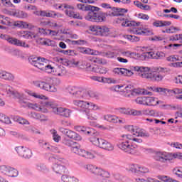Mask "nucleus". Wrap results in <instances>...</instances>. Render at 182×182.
I'll list each match as a JSON object with an SVG mask.
<instances>
[{
    "label": "nucleus",
    "instance_id": "obj_29",
    "mask_svg": "<svg viewBox=\"0 0 182 182\" xmlns=\"http://www.w3.org/2000/svg\"><path fill=\"white\" fill-rule=\"evenodd\" d=\"M110 32V29L106 26H100L98 28V35L97 36H107Z\"/></svg>",
    "mask_w": 182,
    "mask_h": 182
},
{
    "label": "nucleus",
    "instance_id": "obj_13",
    "mask_svg": "<svg viewBox=\"0 0 182 182\" xmlns=\"http://www.w3.org/2000/svg\"><path fill=\"white\" fill-rule=\"evenodd\" d=\"M16 153L22 157L23 159H26V160L31 159L32 157V151L25 146H17L15 148Z\"/></svg>",
    "mask_w": 182,
    "mask_h": 182
},
{
    "label": "nucleus",
    "instance_id": "obj_22",
    "mask_svg": "<svg viewBox=\"0 0 182 182\" xmlns=\"http://www.w3.org/2000/svg\"><path fill=\"white\" fill-rule=\"evenodd\" d=\"M6 90L7 92V95H9V96L10 97H16V99H21V97H25V94L19 93L16 91H14V88L9 85H8L7 87H6Z\"/></svg>",
    "mask_w": 182,
    "mask_h": 182
},
{
    "label": "nucleus",
    "instance_id": "obj_55",
    "mask_svg": "<svg viewBox=\"0 0 182 182\" xmlns=\"http://www.w3.org/2000/svg\"><path fill=\"white\" fill-rule=\"evenodd\" d=\"M129 171L132 173H139V166L132 164L129 166Z\"/></svg>",
    "mask_w": 182,
    "mask_h": 182
},
{
    "label": "nucleus",
    "instance_id": "obj_61",
    "mask_svg": "<svg viewBox=\"0 0 182 182\" xmlns=\"http://www.w3.org/2000/svg\"><path fill=\"white\" fill-rule=\"evenodd\" d=\"M58 31L48 29L47 31V36H58Z\"/></svg>",
    "mask_w": 182,
    "mask_h": 182
},
{
    "label": "nucleus",
    "instance_id": "obj_8",
    "mask_svg": "<svg viewBox=\"0 0 182 182\" xmlns=\"http://www.w3.org/2000/svg\"><path fill=\"white\" fill-rule=\"evenodd\" d=\"M127 12H129V10L126 9L118 8V16H120L118 19L119 21H124V22L122 23V26H140V22L129 21V15H125Z\"/></svg>",
    "mask_w": 182,
    "mask_h": 182
},
{
    "label": "nucleus",
    "instance_id": "obj_2",
    "mask_svg": "<svg viewBox=\"0 0 182 182\" xmlns=\"http://www.w3.org/2000/svg\"><path fill=\"white\" fill-rule=\"evenodd\" d=\"M114 73L117 75H122L130 77L134 75V72H138L139 76L143 79H150L155 82L163 80V75L157 71L150 73V68L141 66H129V68H117L113 70Z\"/></svg>",
    "mask_w": 182,
    "mask_h": 182
},
{
    "label": "nucleus",
    "instance_id": "obj_21",
    "mask_svg": "<svg viewBox=\"0 0 182 182\" xmlns=\"http://www.w3.org/2000/svg\"><path fill=\"white\" fill-rule=\"evenodd\" d=\"M74 9L75 8L73 6L66 4H60L58 6V9L64 11L65 15H67V16H69V18H72L73 16V14L75 13V11H73Z\"/></svg>",
    "mask_w": 182,
    "mask_h": 182
},
{
    "label": "nucleus",
    "instance_id": "obj_41",
    "mask_svg": "<svg viewBox=\"0 0 182 182\" xmlns=\"http://www.w3.org/2000/svg\"><path fill=\"white\" fill-rule=\"evenodd\" d=\"M50 132L51 133V134H53V139L54 140V141H55V143H59V141L61 138L60 136L58 134V131H56V129H53L50 130Z\"/></svg>",
    "mask_w": 182,
    "mask_h": 182
},
{
    "label": "nucleus",
    "instance_id": "obj_5",
    "mask_svg": "<svg viewBox=\"0 0 182 182\" xmlns=\"http://www.w3.org/2000/svg\"><path fill=\"white\" fill-rule=\"evenodd\" d=\"M43 106L45 109H53V113L58 114L59 116H63V117H70V113L72 111L67 108L58 107L56 104L53 102H43Z\"/></svg>",
    "mask_w": 182,
    "mask_h": 182
},
{
    "label": "nucleus",
    "instance_id": "obj_62",
    "mask_svg": "<svg viewBox=\"0 0 182 182\" xmlns=\"http://www.w3.org/2000/svg\"><path fill=\"white\" fill-rule=\"evenodd\" d=\"M158 178L161 180V182H168L170 181V178H168V176H158Z\"/></svg>",
    "mask_w": 182,
    "mask_h": 182
},
{
    "label": "nucleus",
    "instance_id": "obj_47",
    "mask_svg": "<svg viewBox=\"0 0 182 182\" xmlns=\"http://www.w3.org/2000/svg\"><path fill=\"white\" fill-rule=\"evenodd\" d=\"M87 95L92 99H96V100L99 99V93L95 91H87Z\"/></svg>",
    "mask_w": 182,
    "mask_h": 182
},
{
    "label": "nucleus",
    "instance_id": "obj_3",
    "mask_svg": "<svg viewBox=\"0 0 182 182\" xmlns=\"http://www.w3.org/2000/svg\"><path fill=\"white\" fill-rule=\"evenodd\" d=\"M95 9H92L88 11L87 14L85 16L86 21H89L90 22H105L106 21V18L107 17V14L106 13H103L102 11L99 12V8L95 6Z\"/></svg>",
    "mask_w": 182,
    "mask_h": 182
},
{
    "label": "nucleus",
    "instance_id": "obj_18",
    "mask_svg": "<svg viewBox=\"0 0 182 182\" xmlns=\"http://www.w3.org/2000/svg\"><path fill=\"white\" fill-rule=\"evenodd\" d=\"M154 160L156 161H160L161 163H167V161H170V156L167 152H156L154 156Z\"/></svg>",
    "mask_w": 182,
    "mask_h": 182
},
{
    "label": "nucleus",
    "instance_id": "obj_40",
    "mask_svg": "<svg viewBox=\"0 0 182 182\" xmlns=\"http://www.w3.org/2000/svg\"><path fill=\"white\" fill-rule=\"evenodd\" d=\"M40 23H41V25L47 26L48 28H58V23L56 22H53V21H50L41 22Z\"/></svg>",
    "mask_w": 182,
    "mask_h": 182
},
{
    "label": "nucleus",
    "instance_id": "obj_38",
    "mask_svg": "<svg viewBox=\"0 0 182 182\" xmlns=\"http://www.w3.org/2000/svg\"><path fill=\"white\" fill-rule=\"evenodd\" d=\"M153 92H156V93H161V95H166L167 92H170L169 90L166 88H163V87H154L151 88Z\"/></svg>",
    "mask_w": 182,
    "mask_h": 182
},
{
    "label": "nucleus",
    "instance_id": "obj_53",
    "mask_svg": "<svg viewBox=\"0 0 182 182\" xmlns=\"http://www.w3.org/2000/svg\"><path fill=\"white\" fill-rule=\"evenodd\" d=\"M130 114L132 116H143V110L132 109Z\"/></svg>",
    "mask_w": 182,
    "mask_h": 182
},
{
    "label": "nucleus",
    "instance_id": "obj_23",
    "mask_svg": "<svg viewBox=\"0 0 182 182\" xmlns=\"http://www.w3.org/2000/svg\"><path fill=\"white\" fill-rule=\"evenodd\" d=\"M0 79L7 80V82H14L15 80V75L8 71L0 70Z\"/></svg>",
    "mask_w": 182,
    "mask_h": 182
},
{
    "label": "nucleus",
    "instance_id": "obj_10",
    "mask_svg": "<svg viewBox=\"0 0 182 182\" xmlns=\"http://www.w3.org/2000/svg\"><path fill=\"white\" fill-rule=\"evenodd\" d=\"M50 163H53V170L57 173V174H63L66 173V167L62 165V161L55 158V156H51L49 158Z\"/></svg>",
    "mask_w": 182,
    "mask_h": 182
},
{
    "label": "nucleus",
    "instance_id": "obj_35",
    "mask_svg": "<svg viewBox=\"0 0 182 182\" xmlns=\"http://www.w3.org/2000/svg\"><path fill=\"white\" fill-rule=\"evenodd\" d=\"M85 114L89 120H97V114L90 109H88Z\"/></svg>",
    "mask_w": 182,
    "mask_h": 182
},
{
    "label": "nucleus",
    "instance_id": "obj_32",
    "mask_svg": "<svg viewBox=\"0 0 182 182\" xmlns=\"http://www.w3.org/2000/svg\"><path fill=\"white\" fill-rule=\"evenodd\" d=\"M134 5H135V6H137V8H139V9H142L144 11H151V7L150 6L144 5V4H142L141 2H140L138 0L134 1Z\"/></svg>",
    "mask_w": 182,
    "mask_h": 182
},
{
    "label": "nucleus",
    "instance_id": "obj_52",
    "mask_svg": "<svg viewBox=\"0 0 182 182\" xmlns=\"http://www.w3.org/2000/svg\"><path fill=\"white\" fill-rule=\"evenodd\" d=\"M105 56L106 58H108L109 59H113V58H116L117 56V54H116L115 52H112V51H107L104 53Z\"/></svg>",
    "mask_w": 182,
    "mask_h": 182
},
{
    "label": "nucleus",
    "instance_id": "obj_36",
    "mask_svg": "<svg viewBox=\"0 0 182 182\" xmlns=\"http://www.w3.org/2000/svg\"><path fill=\"white\" fill-rule=\"evenodd\" d=\"M13 16H16V18H28V13L22 11H16L13 12Z\"/></svg>",
    "mask_w": 182,
    "mask_h": 182
},
{
    "label": "nucleus",
    "instance_id": "obj_48",
    "mask_svg": "<svg viewBox=\"0 0 182 182\" xmlns=\"http://www.w3.org/2000/svg\"><path fill=\"white\" fill-rule=\"evenodd\" d=\"M60 53L63 55H69V56H75V50H60Z\"/></svg>",
    "mask_w": 182,
    "mask_h": 182
},
{
    "label": "nucleus",
    "instance_id": "obj_16",
    "mask_svg": "<svg viewBox=\"0 0 182 182\" xmlns=\"http://www.w3.org/2000/svg\"><path fill=\"white\" fill-rule=\"evenodd\" d=\"M143 56L145 59H164L166 58V53L162 51H158L154 53L153 51L144 53Z\"/></svg>",
    "mask_w": 182,
    "mask_h": 182
},
{
    "label": "nucleus",
    "instance_id": "obj_25",
    "mask_svg": "<svg viewBox=\"0 0 182 182\" xmlns=\"http://www.w3.org/2000/svg\"><path fill=\"white\" fill-rule=\"evenodd\" d=\"M41 16H46L47 18H55L57 16L58 18H62V14L59 13H55V11H41L40 12Z\"/></svg>",
    "mask_w": 182,
    "mask_h": 182
},
{
    "label": "nucleus",
    "instance_id": "obj_20",
    "mask_svg": "<svg viewBox=\"0 0 182 182\" xmlns=\"http://www.w3.org/2000/svg\"><path fill=\"white\" fill-rule=\"evenodd\" d=\"M77 129H80L84 134L87 136H91V137H97L99 136V132H97L95 129L86 127H77Z\"/></svg>",
    "mask_w": 182,
    "mask_h": 182
},
{
    "label": "nucleus",
    "instance_id": "obj_44",
    "mask_svg": "<svg viewBox=\"0 0 182 182\" xmlns=\"http://www.w3.org/2000/svg\"><path fill=\"white\" fill-rule=\"evenodd\" d=\"M135 102L138 105H143L144 106L147 105L146 97H139L135 100Z\"/></svg>",
    "mask_w": 182,
    "mask_h": 182
},
{
    "label": "nucleus",
    "instance_id": "obj_45",
    "mask_svg": "<svg viewBox=\"0 0 182 182\" xmlns=\"http://www.w3.org/2000/svg\"><path fill=\"white\" fill-rule=\"evenodd\" d=\"M43 71L46 72V73H55V67H53L47 63Z\"/></svg>",
    "mask_w": 182,
    "mask_h": 182
},
{
    "label": "nucleus",
    "instance_id": "obj_19",
    "mask_svg": "<svg viewBox=\"0 0 182 182\" xmlns=\"http://www.w3.org/2000/svg\"><path fill=\"white\" fill-rule=\"evenodd\" d=\"M73 103L75 106L79 107V109H80V110H82V112H84L85 113H86L89 110V102L75 100L73 101Z\"/></svg>",
    "mask_w": 182,
    "mask_h": 182
},
{
    "label": "nucleus",
    "instance_id": "obj_4",
    "mask_svg": "<svg viewBox=\"0 0 182 182\" xmlns=\"http://www.w3.org/2000/svg\"><path fill=\"white\" fill-rule=\"evenodd\" d=\"M87 170L90 171L92 174L97 176V181L99 182H107V178L110 177L109 172L103 170L102 168L93 165L87 166Z\"/></svg>",
    "mask_w": 182,
    "mask_h": 182
},
{
    "label": "nucleus",
    "instance_id": "obj_31",
    "mask_svg": "<svg viewBox=\"0 0 182 182\" xmlns=\"http://www.w3.org/2000/svg\"><path fill=\"white\" fill-rule=\"evenodd\" d=\"M160 101L153 97H146V106H157Z\"/></svg>",
    "mask_w": 182,
    "mask_h": 182
},
{
    "label": "nucleus",
    "instance_id": "obj_15",
    "mask_svg": "<svg viewBox=\"0 0 182 182\" xmlns=\"http://www.w3.org/2000/svg\"><path fill=\"white\" fill-rule=\"evenodd\" d=\"M49 60H48L46 58L38 57L36 60H32L31 62V65H33L36 68L38 69H40V70H44L45 67L48 63Z\"/></svg>",
    "mask_w": 182,
    "mask_h": 182
},
{
    "label": "nucleus",
    "instance_id": "obj_17",
    "mask_svg": "<svg viewBox=\"0 0 182 182\" xmlns=\"http://www.w3.org/2000/svg\"><path fill=\"white\" fill-rule=\"evenodd\" d=\"M36 86L40 87L43 90L46 92H56V87L54 85H50V83L45 81H38L36 82Z\"/></svg>",
    "mask_w": 182,
    "mask_h": 182
},
{
    "label": "nucleus",
    "instance_id": "obj_9",
    "mask_svg": "<svg viewBox=\"0 0 182 182\" xmlns=\"http://www.w3.org/2000/svg\"><path fill=\"white\" fill-rule=\"evenodd\" d=\"M19 99V103L23 107H28V109H33V110H36L37 112H41L42 113H48V109L45 108V106H43V102L45 101H43L41 102V105H39L36 103H31L28 101H25L23 99L24 97L18 98Z\"/></svg>",
    "mask_w": 182,
    "mask_h": 182
},
{
    "label": "nucleus",
    "instance_id": "obj_59",
    "mask_svg": "<svg viewBox=\"0 0 182 182\" xmlns=\"http://www.w3.org/2000/svg\"><path fill=\"white\" fill-rule=\"evenodd\" d=\"M17 122L20 124H30L28 120H26V119H25L22 118V117H19L18 119H17Z\"/></svg>",
    "mask_w": 182,
    "mask_h": 182
},
{
    "label": "nucleus",
    "instance_id": "obj_33",
    "mask_svg": "<svg viewBox=\"0 0 182 182\" xmlns=\"http://www.w3.org/2000/svg\"><path fill=\"white\" fill-rule=\"evenodd\" d=\"M105 120H107V122H109V123H117L118 122H120V119L116 116L107 114L104 117Z\"/></svg>",
    "mask_w": 182,
    "mask_h": 182
},
{
    "label": "nucleus",
    "instance_id": "obj_46",
    "mask_svg": "<svg viewBox=\"0 0 182 182\" xmlns=\"http://www.w3.org/2000/svg\"><path fill=\"white\" fill-rule=\"evenodd\" d=\"M87 70L94 72L95 73H98L99 72V66L97 65H91L90 64H87Z\"/></svg>",
    "mask_w": 182,
    "mask_h": 182
},
{
    "label": "nucleus",
    "instance_id": "obj_24",
    "mask_svg": "<svg viewBox=\"0 0 182 182\" xmlns=\"http://www.w3.org/2000/svg\"><path fill=\"white\" fill-rule=\"evenodd\" d=\"M8 42L11 43V45H15V46H22L23 48H29V46L25 42H22L21 40L17 38H10L8 39Z\"/></svg>",
    "mask_w": 182,
    "mask_h": 182
},
{
    "label": "nucleus",
    "instance_id": "obj_58",
    "mask_svg": "<svg viewBox=\"0 0 182 182\" xmlns=\"http://www.w3.org/2000/svg\"><path fill=\"white\" fill-rule=\"evenodd\" d=\"M112 12L109 14L110 16H119V8L112 7Z\"/></svg>",
    "mask_w": 182,
    "mask_h": 182
},
{
    "label": "nucleus",
    "instance_id": "obj_57",
    "mask_svg": "<svg viewBox=\"0 0 182 182\" xmlns=\"http://www.w3.org/2000/svg\"><path fill=\"white\" fill-rule=\"evenodd\" d=\"M152 25L155 28H163V21L156 20Z\"/></svg>",
    "mask_w": 182,
    "mask_h": 182
},
{
    "label": "nucleus",
    "instance_id": "obj_26",
    "mask_svg": "<svg viewBox=\"0 0 182 182\" xmlns=\"http://www.w3.org/2000/svg\"><path fill=\"white\" fill-rule=\"evenodd\" d=\"M132 32L134 35H149L151 33L148 28H141V27L134 28Z\"/></svg>",
    "mask_w": 182,
    "mask_h": 182
},
{
    "label": "nucleus",
    "instance_id": "obj_43",
    "mask_svg": "<svg viewBox=\"0 0 182 182\" xmlns=\"http://www.w3.org/2000/svg\"><path fill=\"white\" fill-rule=\"evenodd\" d=\"M0 122L5 123L6 124H11V119L4 114H0Z\"/></svg>",
    "mask_w": 182,
    "mask_h": 182
},
{
    "label": "nucleus",
    "instance_id": "obj_14",
    "mask_svg": "<svg viewBox=\"0 0 182 182\" xmlns=\"http://www.w3.org/2000/svg\"><path fill=\"white\" fill-rule=\"evenodd\" d=\"M60 132H61L63 134H65V136H67L68 139H70L71 140H77L78 141L82 140V136L73 130L65 128H60Z\"/></svg>",
    "mask_w": 182,
    "mask_h": 182
},
{
    "label": "nucleus",
    "instance_id": "obj_27",
    "mask_svg": "<svg viewBox=\"0 0 182 182\" xmlns=\"http://www.w3.org/2000/svg\"><path fill=\"white\" fill-rule=\"evenodd\" d=\"M53 73L55 76H64V75H66V68L60 65L55 68Z\"/></svg>",
    "mask_w": 182,
    "mask_h": 182
},
{
    "label": "nucleus",
    "instance_id": "obj_54",
    "mask_svg": "<svg viewBox=\"0 0 182 182\" xmlns=\"http://www.w3.org/2000/svg\"><path fill=\"white\" fill-rule=\"evenodd\" d=\"M36 169L38 170V171L45 173L46 171V166L44 164H39L36 165Z\"/></svg>",
    "mask_w": 182,
    "mask_h": 182
},
{
    "label": "nucleus",
    "instance_id": "obj_37",
    "mask_svg": "<svg viewBox=\"0 0 182 182\" xmlns=\"http://www.w3.org/2000/svg\"><path fill=\"white\" fill-rule=\"evenodd\" d=\"M151 116L153 117H157V114L154 109H144L142 110V116Z\"/></svg>",
    "mask_w": 182,
    "mask_h": 182
},
{
    "label": "nucleus",
    "instance_id": "obj_30",
    "mask_svg": "<svg viewBox=\"0 0 182 182\" xmlns=\"http://www.w3.org/2000/svg\"><path fill=\"white\" fill-rule=\"evenodd\" d=\"M31 119H36V120H41V122H45L46 120V117L44 114H41L36 112H31L29 114Z\"/></svg>",
    "mask_w": 182,
    "mask_h": 182
},
{
    "label": "nucleus",
    "instance_id": "obj_28",
    "mask_svg": "<svg viewBox=\"0 0 182 182\" xmlns=\"http://www.w3.org/2000/svg\"><path fill=\"white\" fill-rule=\"evenodd\" d=\"M18 36L20 38H23L24 39H32V38H36V35L32 36V33L29 31H19Z\"/></svg>",
    "mask_w": 182,
    "mask_h": 182
},
{
    "label": "nucleus",
    "instance_id": "obj_49",
    "mask_svg": "<svg viewBox=\"0 0 182 182\" xmlns=\"http://www.w3.org/2000/svg\"><path fill=\"white\" fill-rule=\"evenodd\" d=\"M69 68H77L79 66V61H76L74 59L68 60Z\"/></svg>",
    "mask_w": 182,
    "mask_h": 182
},
{
    "label": "nucleus",
    "instance_id": "obj_42",
    "mask_svg": "<svg viewBox=\"0 0 182 182\" xmlns=\"http://www.w3.org/2000/svg\"><path fill=\"white\" fill-rule=\"evenodd\" d=\"M41 45H46V46H55V41L52 40H49L48 38H43L41 39Z\"/></svg>",
    "mask_w": 182,
    "mask_h": 182
},
{
    "label": "nucleus",
    "instance_id": "obj_63",
    "mask_svg": "<svg viewBox=\"0 0 182 182\" xmlns=\"http://www.w3.org/2000/svg\"><path fill=\"white\" fill-rule=\"evenodd\" d=\"M138 173H149V169L144 166H138Z\"/></svg>",
    "mask_w": 182,
    "mask_h": 182
},
{
    "label": "nucleus",
    "instance_id": "obj_1",
    "mask_svg": "<svg viewBox=\"0 0 182 182\" xmlns=\"http://www.w3.org/2000/svg\"><path fill=\"white\" fill-rule=\"evenodd\" d=\"M131 130H132V134L122 135V142L118 144L119 149L127 153L128 154H136L137 151V144H141L143 143V139L139 137H150V134L149 132L143 131L139 128L133 129V127H129Z\"/></svg>",
    "mask_w": 182,
    "mask_h": 182
},
{
    "label": "nucleus",
    "instance_id": "obj_6",
    "mask_svg": "<svg viewBox=\"0 0 182 182\" xmlns=\"http://www.w3.org/2000/svg\"><path fill=\"white\" fill-rule=\"evenodd\" d=\"M65 144L71 147L73 153L78 154V156H81V157H85V159H93L95 157L92 153L80 149V145L75 141H67Z\"/></svg>",
    "mask_w": 182,
    "mask_h": 182
},
{
    "label": "nucleus",
    "instance_id": "obj_64",
    "mask_svg": "<svg viewBox=\"0 0 182 182\" xmlns=\"http://www.w3.org/2000/svg\"><path fill=\"white\" fill-rule=\"evenodd\" d=\"M134 89V88L133 87V85H129L125 87V92L127 93H131V95H132V93L133 92Z\"/></svg>",
    "mask_w": 182,
    "mask_h": 182
},
{
    "label": "nucleus",
    "instance_id": "obj_51",
    "mask_svg": "<svg viewBox=\"0 0 182 182\" xmlns=\"http://www.w3.org/2000/svg\"><path fill=\"white\" fill-rule=\"evenodd\" d=\"M27 93L30 96H33V97H36L37 99H41L42 100L46 99L45 95H38L35 92H32V91H28Z\"/></svg>",
    "mask_w": 182,
    "mask_h": 182
},
{
    "label": "nucleus",
    "instance_id": "obj_11",
    "mask_svg": "<svg viewBox=\"0 0 182 182\" xmlns=\"http://www.w3.org/2000/svg\"><path fill=\"white\" fill-rule=\"evenodd\" d=\"M68 92L72 95L75 99H83L87 97V91L86 90H80L75 87H70Z\"/></svg>",
    "mask_w": 182,
    "mask_h": 182
},
{
    "label": "nucleus",
    "instance_id": "obj_50",
    "mask_svg": "<svg viewBox=\"0 0 182 182\" xmlns=\"http://www.w3.org/2000/svg\"><path fill=\"white\" fill-rule=\"evenodd\" d=\"M126 38L131 42H139V41H140V38L136 36L127 35Z\"/></svg>",
    "mask_w": 182,
    "mask_h": 182
},
{
    "label": "nucleus",
    "instance_id": "obj_34",
    "mask_svg": "<svg viewBox=\"0 0 182 182\" xmlns=\"http://www.w3.org/2000/svg\"><path fill=\"white\" fill-rule=\"evenodd\" d=\"M77 8L80 11H90L91 9H95V6H91V5L85 6V4H77Z\"/></svg>",
    "mask_w": 182,
    "mask_h": 182
},
{
    "label": "nucleus",
    "instance_id": "obj_7",
    "mask_svg": "<svg viewBox=\"0 0 182 182\" xmlns=\"http://www.w3.org/2000/svg\"><path fill=\"white\" fill-rule=\"evenodd\" d=\"M90 141L94 144V146H97V147H100V149H103V150H107V151H113L114 150V145L112 144V143L103 139L102 138L97 137H90Z\"/></svg>",
    "mask_w": 182,
    "mask_h": 182
},
{
    "label": "nucleus",
    "instance_id": "obj_56",
    "mask_svg": "<svg viewBox=\"0 0 182 182\" xmlns=\"http://www.w3.org/2000/svg\"><path fill=\"white\" fill-rule=\"evenodd\" d=\"M100 26H92L90 27V29L91 31V32H95V35H98L99 33V28H100Z\"/></svg>",
    "mask_w": 182,
    "mask_h": 182
},
{
    "label": "nucleus",
    "instance_id": "obj_60",
    "mask_svg": "<svg viewBox=\"0 0 182 182\" xmlns=\"http://www.w3.org/2000/svg\"><path fill=\"white\" fill-rule=\"evenodd\" d=\"M89 107H91V109L92 110H100V109H101V107H99V105H97L93 102H90Z\"/></svg>",
    "mask_w": 182,
    "mask_h": 182
},
{
    "label": "nucleus",
    "instance_id": "obj_12",
    "mask_svg": "<svg viewBox=\"0 0 182 182\" xmlns=\"http://www.w3.org/2000/svg\"><path fill=\"white\" fill-rule=\"evenodd\" d=\"M0 171L8 177H18V170L6 165L0 166Z\"/></svg>",
    "mask_w": 182,
    "mask_h": 182
},
{
    "label": "nucleus",
    "instance_id": "obj_39",
    "mask_svg": "<svg viewBox=\"0 0 182 182\" xmlns=\"http://www.w3.org/2000/svg\"><path fill=\"white\" fill-rule=\"evenodd\" d=\"M91 62H93V63H98L100 65H106L107 62L105 60H103L99 57L94 56L90 59Z\"/></svg>",
    "mask_w": 182,
    "mask_h": 182
}]
</instances>
